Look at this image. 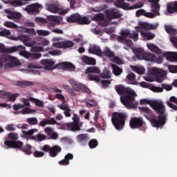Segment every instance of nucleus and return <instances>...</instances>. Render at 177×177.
<instances>
[{"label": "nucleus", "instance_id": "obj_1", "mask_svg": "<svg viewBox=\"0 0 177 177\" xmlns=\"http://www.w3.org/2000/svg\"><path fill=\"white\" fill-rule=\"evenodd\" d=\"M152 110H154L158 116L152 114V117H149L145 114V118L150 121L152 127L154 128H160V127H164L167 121V117L165 116V105L161 101L154 100L151 105Z\"/></svg>", "mask_w": 177, "mask_h": 177}, {"label": "nucleus", "instance_id": "obj_2", "mask_svg": "<svg viewBox=\"0 0 177 177\" xmlns=\"http://www.w3.org/2000/svg\"><path fill=\"white\" fill-rule=\"evenodd\" d=\"M115 91L118 95H123L120 96V102L127 109L133 107L136 93L132 88L126 87L122 84H118L115 86Z\"/></svg>", "mask_w": 177, "mask_h": 177}, {"label": "nucleus", "instance_id": "obj_3", "mask_svg": "<svg viewBox=\"0 0 177 177\" xmlns=\"http://www.w3.org/2000/svg\"><path fill=\"white\" fill-rule=\"evenodd\" d=\"M128 118V115L122 112H115L112 114V124L118 131L124 129L125 120Z\"/></svg>", "mask_w": 177, "mask_h": 177}, {"label": "nucleus", "instance_id": "obj_4", "mask_svg": "<svg viewBox=\"0 0 177 177\" xmlns=\"http://www.w3.org/2000/svg\"><path fill=\"white\" fill-rule=\"evenodd\" d=\"M55 60L50 59H41L40 62V65H35L34 64H30L28 65L29 68H44V70H55L57 67V65L55 66Z\"/></svg>", "mask_w": 177, "mask_h": 177}, {"label": "nucleus", "instance_id": "obj_5", "mask_svg": "<svg viewBox=\"0 0 177 177\" xmlns=\"http://www.w3.org/2000/svg\"><path fill=\"white\" fill-rule=\"evenodd\" d=\"M130 36L131 30L128 29L122 30L120 35L117 37L118 42L123 44L124 45H126V46L131 48V46L133 45V42H132V40L127 39L129 38Z\"/></svg>", "mask_w": 177, "mask_h": 177}, {"label": "nucleus", "instance_id": "obj_6", "mask_svg": "<svg viewBox=\"0 0 177 177\" xmlns=\"http://www.w3.org/2000/svg\"><path fill=\"white\" fill-rule=\"evenodd\" d=\"M40 150L44 151V153H49V156L52 158L57 157V156L62 153V148L59 145H54L50 147L49 145H45L40 148Z\"/></svg>", "mask_w": 177, "mask_h": 177}, {"label": "nucleus", "instance_id": "obj_7", "mask_svg": "<svg viewBox=\"0 0 177 177\" xmlns=\"http://www.w3.org/2000/svg\"><path fill=\"white\" fill-rule=\"evenodd\" d=\"M46 9L48 12H51V13H58L61 16H64V15H67L68 12H70V8H63L62 6H59L56 3H49L46 4Z\"/></svg>", "mask_w": 177, "mask_h": 177}, {"label": "nucleus", "instance_id": "obj_8", "mask_svg": "<svg viewBox=\"0 0 177 177\" xmlns=\"http://www.w3.org/2000/svg\"><path fill=\"white\" fill-rule=\"evenodd\" d=\"M73 122H68L65 124V127L68 131H73V132H77L81 131V127L82 124L80 123V117L77 115H74L73 117Z\"/></svg>", "mask_w": 177, "mask_h": 177}, {"label": "nucleus", "instance_id": "obj_9", "mask_svg": "<svg viewBox=\"0 0 177 177\" xmlns=\"http://www.w3.org/2000/svg\"><path fill=\"white\" fill-rule=\"evenodd\" d=\"M146 122L142 117H133L129 121V126L131 129H138L145 127Z\"/></svg>", "mask_w": 177, "mask_h": 177}, {"label": "nucleus", "instance_id": "obj_10", "mask_svg": "<svg viewBox=\"0 0 177 177\" xmlns=\"http://www.w3.org/2000/svg\"><path fill=\"white\" fill-rule=\"evenodd\" d=\"M47 20L50 21L48 24L47 27L48 28H49V30H52V28H53L55 26H59L60 23L63 21V17L55 15H50L47 17Z\"/></svg>", "mask_w": 177, "mask_h": 177}, {"label": "nucleus", "instance_id": "obj_11", "mask_svg": "<svg viewBox=\"0 0 177 177\" xmlns=\"http://www.w3.org/2000/svg\"><path fill=\"white\" fill-rule=\"evenodd\" d=\"M26 47L23 46H12L6 48L3 44L0 43V53H13V52H18V50H24Z\"/></svg>", "mask_w": 177, "mask_h": 177}, {"label": "nucleus", "instance_id": "obj_12", "mask_svg": "<svg viewBox=\"0 0 177 177\" xmlns=\"http://www.w3.org/2000/svg\"><path fill=\"white\" fill-rule=\"evenodd\" d=\"M72 88L73 91L75 92H84L85 93H87V95H92V91H91V89L88 88L86 85L81 84V83H77L74 82L72 84Z\"/></svg>", "mask_w": 177, "mask_h": 177}, {"label": "nucleus", "instance_id": "obj_13", "mask_svg": "<svg viewBox=\"0 0 177 177\" xmlns=\"http://www.w3.org/2000/svg\"><path fill=\"white\" fill-rule=\"evenodd\" d=\"M104 13L109 20H113L114 19H120L122 16L121 13L118 12V10L115 8H109L104 11Z\"/></svg>", "mask_w": 177, "mask_h": 177}, {"label": "nucleus", "instance_id": "obj_14", "mask_svg": "<svg viewBox=\"0 0 177 177\" xmlns=\"http://www.w3.org/2000/svg\"><path fill=\"white\" fill-rule=\"evenodd\" d=\"M4 145L6 146V149H19V150H21L24 144L20 140L10 141L7 140L4 141Z\"/></svg>", "mask_w": 177, "mask_h": 177}, {"label": "nucleus", "instance_id": "obj_15", "mask_svg": "<svg viewBox=\"0 0 177 177\" xmlns=\"http://www.w3.org/2000/svg\"><path fill=\"white\" fill-rule=\"evenodd\" d=\"M53 46L59 48V49H67L68 48H73V46H74V42L70 40L57 41L53 43Z\"/></svg>", "mask_w": 177, "mask_h": 177}, {"label": "nucleus", "instance_id": "obj_16", "mask_svg": "<svg viewBox=\"0 0 177 177\" xmlns=\"http://www.w3.org/2000/svg\"><path fill=\"white\" fill-rule=\"evenodd\" d=\"M21 132L22 134H21V136L23 139H26V140H34L35 139V136L32 135H34L35 132H38V129H31L28 131L22 130Z\"/></svg>", "mask_w": 177, "mask_h": 177}, {"label": "nucleus", "instance_id": "obj_17", "mask_svg": "<svg viewBox=\"0 0 177 177\" xmlns=\"http://www.w3.org/2000/svg\"><path fill=\"white\" fill-rule=\"evenodd\" d=\"M142 60H146L147 62H158V63H162V58H157L155 55L146 52L143 55Z\"/></svg>", "mask_w": 177, "mask_h": 177}, {"label": "nucleus", "instance_id": "obj_18", "mask_svg": "<svg viewBox=\"0 0 177 177\" xmlns=\"http://www.w3.org/2000/svg\"><path fill=\"white\" fill-rule=\"evenodd\" d=\"M39 8H41V4L33 3L27 6L26 8V11L31 15H38V13H39Z\"/></svg>", "mask_w": 177, "mask_h": 177}, {"label": "nucleus", "instance_id": "obj_19", "mask_svg": "<svg viewBox=\"0 0 177 177\" xmlns=\"http://www.w3.org/2000/svg\"><path fill=\"white\" fill-rule=\"evenodd\" d=\"M58 68H62V70H68V71H75V66L71 62H60L57 64Z\"/></svg>", "mask_w": 177, "mask_h": 177}, {"label": "nucleus", "instance_id": "obj_20", "mask_svg": "<svg viewBox=\"0 0 177 177\" xmlns=\"http://www.w3.org/2000/svg\"><path fill=\"white\" fill-rule=\"evenodd\" d=\"M114 5L116 8H121L124 9V10H133L132 6H130L128 3L124 2V0H116L114 2Z\"/></svg>", "mask_w": 177, "mask_h": 177}, {"label": "nucleus", "instance_id": "obj_21", "mask_svg": "<svg viewBox=\"0 0 177 177\" xmlns=\"http://www.w3.org/2000/svg\"><path fill=\"white\" fill-rule=\"evenodd\" d=\"M149 2L151 3V12L155 13V15H160V0H148Z\"/></svg>", "mask_w": 177, "mask_h": 177}, {"label": "nucleus", "instance_id": "obj_22", "mask_svg": "<svg viewBox=\"0 0 177 177\" xmlns=\"http://www.w3.org/2000/svg\"><path fill=\"white\" fill-rule=\"evenodd\" d=\"M7 62H10L7 64V66L9 67H17V66H20L21 64L20 63V61L19 59H17L16 57L10 56V55H6Z\"/></svg>", "mask_w": 177, "mask_h": 177}, {"label": "nucleus", "instance_id": "obj_23", "mask_svg": "<svg viewBox=\"0 0 177 177\" xmlns=\"http://www.w3.org/2000/svg\"><path fill=\"white\" fill-rule=\"evenodd\" d=\"M88 52L93 55H97V56H103V51H102L99 46L90 45Z\"/></svg>", "mask_w": 177, "mask_h": 177}, {"label": "nucleus", "instance_id": "obj_24", "mask_svg": "<svg viewBox=\"0 0 177 177\" xmlns=\"http://www.w3.org/2000/svg\"><path fill=\"white\" fill-rule=\"evenodd\" d=\"M163 57H165L167 62H177V53L165 52L163 53Z\"/></svg>", "mask_w": 177, "mask_h": 177}, {"label": "nucleus", "instance_id": "obj_25", "mask_svg": "<svg viewBox=\"0 0 177 177\" xmlns=\"http://www.w3.org/2000/svg\"><path fill=\"white\" fill-rule=\"evenodd\" d=\"M5 13H7V17L8 19H10V20H13L15 19H20L21 17V15L17 12H13L12 10L6 9Z\"/></svg>", "mask_w": 177, "mask_h": 177}, {"label": "nucleus", "instance_id": "obj_26", "mask_svg": "<svg viewBox=\"0 0 177 177\" xmlns=\"http://www.w3.org/2000/svg\"><path fill=\"white\" fill-rule=\"evenodd\" d=\"M139 26L144 30H156L158 27V24H151L147 22H141Z\"/></svg>", "mask_w": 177, "mask_h": 177}, {"label": "nucleus", "instance_id": "obj_27", "mask_svg": "<svg viewBox=\"0 0 177 177\" xmlns=\"http://www.w3.org/2000/svg\"><path fill=\"white\" fill-rule=\"evenodd\" d=\"M44 131L47 136H49L50 139L53 140H56L59 138V134L56 132H53V130L50 127H46Z\"/></svg>", "mask_w": 177, "mask_h": 177}, {"label": "nucleus", "instance_id": "obj_28", "mask_svg": "<svg viewBox=\"0 0 177 177\" xmlns=\"http://www.w3.org/2000/svg\"><path fill=\"white\" fill-rule=\"evenodd\" d=\"M82 60L83 63H84V64H87V66H95L96 64V59L95 58H92L86 55H84Z\"/></svg>", "mask_w": 177, "mask_h": 177}, {"label": "nucleus", "instance_id": "obj_29", "mask_svg": "<svg viewBox=\"0 0 177 177\" xmlns=\"http://www.w3.org/2000/svg\"><path fill=\"white\" fill-rule=\"evenodd\" d=\"M167 10L169 14L177 13V1L169 3L167 6Z\"/></svg>", "mask_w": 177, "mask_h": 177}, {"label": "nucleus", "instance_id": "obj_30", "mask_svg": "<svg viewBox=\"0 0 177 177\" xmlns=\"http://www.w3.org/2000/svg\"><path fill=\"white\" fill-rule=\"evenodd\" d=\"M147 46L149 50L153 52V53H156L157 55H161L162 54V50L158 48V46H156V44H147Z\"/></svg>", "mask_w": 177, "mask_h": 177}, {"label": "nucleus", "instance_id": "obj_31", "mask_svg": "<svg viewBox=\"0 0 177 177\" xmlns=\"http://www.w3.org/2000/svg\"><path fill=\"white\" fill-rule=\"evenodd\" d=\"M2 96H6L7 99L10 102H15L16 99H17V97L19 96V93H14V94L11 95L10 93H9V92L3 91Z\"/></svg>", "mask_w": 177, "mask_h": 177}, {"label": "nucleus", "instance_id": "obj_32", "mask_svg": "<svg viewBox=\"0 0 177 177\" xmlns=\"http://www.w3.org/2000/svg\"><path fill=\"white\" fill-rule=\"evenodd\" d=\"M140 32V35H142L143 38H145V39H147V41L153 39V38L156 37V35L150 32H145V30H141Z\"/></svg>", "mask_w": 177, "mask_h": 177}, {"label": "nucleus", "instance_id": "obj_33", "mask_svg": "<svg viewBox=\"0 0 177 177\" xmlns=\"http://www.w3.org/2000/svg\"><path fill=\"white\" fill-rule=\"evenodd\" d=\"M67 23H79L80 21V15L79 14H73L70 17L66 18Z\"/></svg>", "mask_w": 177, "mask_h": 177}, {"label": "nucleus", "instance_id": "obj_34", "mask_svg": "<svg viewBox=\"0 0 177 177\" xmlns=\"http://www.w3.org/2000/svg\"><path fill=\"white\" fill-rule=\"evenodd\" d=\"M32 147L30 144H26L21 149V151H23L26 156H31L32 154Z\"/></svg>", "mask_w": 177, "mask_h": 177}, {"label": "nucleus", "instance_id": "obj_35", "mask_svg": "<svg viewBox=\"0 0 177 177\" xmlns=\"http://www.w3.org/2000/svg\"><path fill=\"white\" fill-rule=\"evenodd\" d=\"M126 80L128 81L129 84H131V85H136V75L135 73H129L126 77Z\"/></svg>", "mask_w": 177, "mask_h": 177}, {"label": "nucleus", "instance_id": "obj_36", "mask_svg": "<svg viewBox=\"0 0 177 177\" xmlns=\"http://www.w3.org/2000/svg\"><path fill=\"white\" fill-rule=\"evenodd\" d=\"M35 83L33 82H28V81H18L17 82V86L20 88H27L28 86H32Z\"/></svg>", "mask_w": 177, "mask_h": 177}, {"label": "nucleus", "instance_id": "obj_37", "mask_svg": "<svg viewBox=\"0 0 177 177\" xmlns=\"http://www.w3.org/2000/svg\"><path fill=\"white\" fill-rule=\"evenodd\" d=\"M133 53H135L138 59H140V60H142L143 56H145V53H146V51H145L143 48H136L133 50Z\"/></svg>", "mask_w": 177, "mask_h": 177}, {"label": "nucleus", "instance_id": "obj_38", "mask_svg": "<svg viewBox=\"0 0 177 177\" xmlns=\"http://www.w3.org/2000/svg\"><path fill=\"white\" fill-rule=\"evenodd\" d=\"M100 69L96 66H89L86 69V74H99Z\"/></svg>", "mask_w": 177, "mask_h": 177}, {"label": "nucleus", "instance_id": "obj_39", "mask_svg": "<svg viewBox=\"0 0 177 177\" xmlns=\"http://www.w3.org/2000/svg\"><path fill=\"white\" fill-rule=\"evenodd\" d=\"M111 67H112V70H113L112 71L114 75L118 76L122 74V68H120V66L114 64H112Z\"/></svg>", "mask_w": 177, "mask_h": 177}, {"label": "nucleus", "instance_id": "obj_40", "mask_svg": "<svg viewBox=\"0 0 177 177\" xmlns=\"http://www.w3.org/2000/svg\"><path fill=\"white\" fill-rule=\"evenodd\" d=\"M138 109L141 113H145V114H147V115H151L148 117H153V111H151L149 107L140 106L138 107Z\"/></svg>", "mask_w": 177, "mask_h": 177}, {"label": "nucleus", "instance_id": "obj_41", "mask_svg": "<svg viewBox=\"0 0 177 177\" xmlns=\"http://www.w3.org/2000/svg\"><path fill=\"white\" fill-rule=\"evenodd\" d=\"M102 56H106V57H114V53L108 47H105L102 51Z\"/></svg>", "mask_w": 177, "mask_h": 177}, {"label": "nucleus", "instance_id": "obj_42", "mask_svg": "<svg viewBox=\"0 0 177 177\" xmlns=\"http://www.w3.org/2000/svg\"><path fill=\"white\" fill-rule=\"evenodd\" d=\"M77 139L80 143H88V140H89V138H88V136L86 134H80L77 136Z\"/></svg>", "mask_w": 177, "mask_h": 177}, {"label": "nucleus", "instance_id": "obj_43", "mask_svg": "<svg viewBox=\"0 0 177 177\" xmlns=\"http://www.w3.org/2000/svg\"><path fill=\"white\" fill-rule=\"evenodd\" d=\"M165 28L167 34H171V35H176L177 30L171 26H165Z\"/></svg>", "mask_w": 177, "mask_h": 177}, {"label": "nucleus", "instance_id": "obj_44", "mask_svg": "<svg viewBox=\"0 0 177 177\" xmlns=\"http://www.w3.org/2000/svg\"><path fill=\"white\" fill-rule=\"evenodd\" d=\"M153 72L155 73L156 77L161 78V80L165 77V72L163 70L156 68L153 70Z\"/></svg>", "mask_w": 177, "mask_h": 177}, {"label": "nucleus", "instance_id": "obj_45", "mask_svg": "<svg viewBox=\"0 0 177 177\" xmlns=\"http://www.w3.org/2000/svg\"><path fill=\"white\" fill-rule=\"evenodd\" d=\"M18 39L19 41H24V45H26V46H31V44L28 43V37L24 35H20L18 36Z\"/></svg>", "mask_w": 177, "mask_h": 177}, {"label": "nucleus", "instance_id": "obj_46", "mask_svg": "<svg viewBox=\"0 0 177 177\" xmlns=\"http://www.w3.org/2000/svg\"><path fill=\"white\" fill-rule=\"evenodd\" d=\"M88 101L90 102H86V107H88V109H91V107H97V102H96V100L90 99V100H88Z\"/></svg>", "mask_w": 177, "mask_h": 177}, {"label": "nucleus", "instance_id": "obj_47", "mask_svg": "<svg viewBox=\"0 0 177 177\" xmlns=\"http://www.w3.org/2000/svg\"><path fill=\"white\" fill-rule=\"evenodd\" d=\"M91 24V20L88 19L86 17H81L80 15V20L78 22V24L84 25V24Z\"/></svg>", "mask_w": 177, "mask_h": 177}, {"label": "nucleus", "instance_id": "obj_48", "mask_svg": "<svg viewBox=\"0 0 177 177\" xmlns=\"http://www.w3.org/2000/svg\"><path fill=\"white\" fill-rule=\"evenodd\" d=\"M29 100H30V102H34V103L36 104V106H37V107H44V102H42L41 100L35 99L32 97H30L29 98Z\"/></svg>", "mask_w": 177, "mask_h": 177}, {"label": "nucleus", "instance_id": "obj_49", "mask_svg": "<svg viewBox=\"0 0 177 177\" xmlns=\"http://www.w3.org/2000/svg\"><path fill=\"white\" fill-rule=\"evenodd\" d=\"M35 140L36 142H42L43 140H46L48 137L42 133H39L37 136H35Z\"/></svg>", "mask_w": 177, "mask_h": 177}, {"label": "nucleus", "instance_id": "obj_50", "mask_svg": "<svg viewBox=\"0 0 177 177\" xmlns=\"http://www.w3.org/2000/svg\"><path fill=\"white\" fill-rule=\"evenodd\" d=\"M97 145H99V142L96 139H92L88 142V146L91 149H95V147H97Z\"/></svg>", "mask_w": 177, "mask_h": 177}, {"label": "nucleus", "instance_id": "obj_51", "mask_svg": "<svg viewBox=\"0 0 177 177\" xmlns=\"http://www.w3.org/2000/svg\"><path fill=\"white\" fill-rule=\"evenodd\" d=\"M88 81H95V82H100V78L96 75L90 74L87 75Z\"/></svg>", "mask_w": 177, "mask_h": 177}, {"label": "nucleus", "instance_id": "obj_52", "mask_svg": "<svg viewBox=\"0 0 177 177\" xmlns=\"http://www.w3.org/2000/svg\"><path fill=\"white\" fill-rule=\"evenodd\" d=\"M26 121L29 125H37L38 124V119L37 118H28Z\"/></svg>", "mask_w": 177, "mask_h": 177}, {"label": "nucleus", "instance_id": "obj_53", "mask_svg": "<svg viewBox=\"0 0 177 177\" xmlns=\"http://www.w3.org/2000/svg\"><path fill=\"white\" fill-rule=\"evenodd\" d=\"M8 138L11 139V141H16L19 139V135L16 133H9L8 134Z\"/></svg>", "mask_w": 177, "mask_h": 177}, {"label": "nucleus", "instance_id": "obj_54", "mask_svg": "<svg viewBox=\"0 0 177 177\" xmlns=\"http://www.w3.org/2000/svg\"><path fill=\"white\" fill-rule=\"evenodd\" d=\"M45 156V151H35L33 152V157L36 158H40L41 157H44Z\"/></svg>", "mask_w": 177, "mask_h": 177}, {"label": "nucleus", "instance_id": "obj_55", "mask_svg": "<svg viewBox=\"0 0 177 177\" xmlns=\"http://www.w3.org/2000/svg\"><path fill=\"white\" fill-rule=\"evenodd\" d=\"M48 125H61L60 122H56L55 118H51L50 119H47Z\"/></svg>", "mask_w": 177, "mask_h": 177}, {"label": "nucleus", "instance_id": "obj_56", "mask_svg": "<svg viewBox=\"0 0 177 177\" xmlns=\"http://www.w3.org/2000/svg\"><path fill=\"white\" fill-rule=\"evenodd\" d=\"M4 26L8 28H18V26L16 25V24L10 21H6L4 23Z\"/></svg>", "mask_w": 177, "mask_h": 177}, {"label": "nucleus", "instance_id": "obj_57", "mask_svg": "<svg viewBox=\"0 0 177 177\" xmlns=\"http://www.w3.org/2000/svg\"><path fill=\"white\" fill-rule=\"evenodd\" d=\"M42 55L39 53H30V60H35L37 59H39Z\"/></svg>", "mask_w": 177, "mask_h": 177}, {"label": "nucleus", "instance_id": "obj_58", "mask_svg": "<svg viewBox=\"0 0 177 177\" xmlns=\"http://www.w3.org/2000/svg\"><path fill=\"white\" fill-rule=\"evenodd\" d=\"M19 55L21 56H24V57H26V59H30V57L31 56V53H29L26 50H20Z\"/></svg>", "mask_w": 177, "mask_h": 177}, {"label": "nucleus", "instance_id": "obj_59", "mask_svg": "<svg viewBox=\"0 0 177 177\" xmlns=\"http://www.w3.org/2000/svg\"><path fill=\"white\" fill-rule=\"evenodd\" d=\"M100 78H105V79L111 78V76L110 75V72L107 71H103V73H100Z\"/></svg>", "mask_w": 177, "mask_h": 177}, {"label": "nucleus", "instance_id": "obj_60", "mask_svg": "<svg viewBox=\"0 0 177 177\" xmlns=\"http://www.w3.org/2000/svg\"><path fill=\"white\" fill-rule=\"evenodd\" d=\"M154 100L143 99L140 100V104H149L150 107L153 105Z\"/></svg>", "mask_w": 177, "mask_h": 177}, {"label": "nucleus", "instance_id": "obj_61", "mask_svg": "<svg viewBox=\"0 0 177 177\" xmlns=\"http://www.w3.org/2000/svg\"><path fill=\"white\" fill-rule=\"evenodd\" d=\"M150 89L153 92H157V93H160V92H162V91H164L162 87H158V86H151Z\"/></svg>", "mask_w": 177, "mask_h": 177}, {"label": "nucleus", "instance_id": "obj_62", "mask_svg": "<svg viewBox=\"0 0 177 177\" xmlns=\"http://www.w3.org/2000/svg\"><path fill=\"white\" fill-rule=\"evenodd\" d=\"M168 70L170 73H172L173 74H175V73H177V66L169 65L168 66Z\"/></svg>", "mask_w": 177, "mask_h": 177}, {"label": "nucleus", "instance_id": "obj_63", "mask_svg": "<svg viewBox=\"0 0 177 177\" xmlns=\"http://www.w3.org/2000/svg\"><path fill=\"white\" fill-rule=\"evenodd\" d=\"M10 35V30H3L0 31V37H8Z\"/></svg>", "mask_w": 177, "mask_h": 177}, {"label": "nucleus", "instance_id": "obj_64", "mask_svg": "<svg viewBox=\"0 0 177 177\" xmlns=\"http://www.w3.org/2000/svg\"><path fill=\"white\" fill-rule=\"evenodd\" d=\"M170 41L173 43L174 48H176L177 49V36H171L170 37Z\"/></svg>", "mask_w": 177, "mask_h": 177}]
</instances>
